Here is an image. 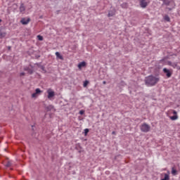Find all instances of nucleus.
<instances>
[{
    "instance_id": "1",
    "label": "nucleus",
    "mask_w": 180,
    "mask_h": 180,
    "mask_svg": "<svg viewBox=\"0 0 180 180\" xmlns=\"http://www.w3.org/2000/svg\"><path fill=\"white\" fill-rule=\"evenodd\" d=\"M160 82V77H154L153 75L148 76L145 78V84L147 86H154Z\"/></svg>"
},
{
    "instance_id": "2",
    "label": "nucleus",
    "mask_w": 180,
    "mask_h": 180,
    "mask_svg": "<svg viewBox=\"0 0 180 180\" xmlns=\"http://www.w3.org/2000/svg\"><path fill=\"white\" fill-rule=\"evenodd\" d=\"M141 131L143 133H148L150 130H151V127L148 125L147 123H143L140 127Z\"/></svg>"
},
{
    "instance_id": "3",
    "label": "nucleus",
    "mask_w": 180,
    "mask_h": 180,
    "mask_svg": "<svg viewBox=\"0 0 180 180\" xmlns=\"http://www.w3.org/2000/svg\"><path fill=\"white\" fill-rule=\"evenodd\" d=\"M162 1V5H165L166 6H172V8H175V2L174 0H160Z\"/></svg>"
},
{
    "instance_id": "4",
    "label": "nucleus",
    "mask_w": 180,
    "mask_h": 180,
    "mask_svg": "<svg viewBox=\"0 0 180 180\" xmlns=\"http://www.w3.org/2000/svg\"><path fill=\"white\" fill-rule=\"evenodd\" d=\"M47 94H48V99H50V101H51V99H53V98H54V96L56 95L54 91H51V89H49L47 91Z\"/></svg>"
},
{
    "instance_id": "5",
    "label": "nucleus",
    "mask_w": 180,
    "mask_h": 180,
    "mask_svg": "<svg viewBox=\"0 0 180 180\" xmlns=\"http://www.w3.org/2000/svg\"><path fill=\"white\" fill-rule=\"evenodd\" d=\"M163 72L165 74H166V77L167 78H171V77L172 76V72H170L169 70H168V69H167L165 68L163 69Z\"/></svg>"
},
{
    "instance_id": "6",
    "label": "nucleus",
    "mask_w": 180,
    "mask_h": 180,
    "mask_svg": "<svg viewBox=\"0 0 180 180\" xmlns=\"http://www.w3.org/2000/svg\"><path fill=\"white\" fill-rule=\"evenodd\" d=\"M148 3L147 0H140V6L141 8H147Z\"/></svg>"
},
{
    "instance_id": "7",
    "label": "nucleus",
    "mask_w": 180,
    "mask_h": 180,
    "mask_svg": "<svg viewBox=\"0 0 180 180\" xmlns=\"http://www.w3.org/2000/svg\"><path fill=\"white\" fill-rule=\"evenodd\" d=\"M24 71H27L28 74H30V75H32V74H33V72H34L33 67H32V68L25 67V68H24Z\"/></svg>"
},
{
    "instance_id": "8",
    "label": "nucleus",
    "mask_w": 180,
    "mask_h": 180,
    "mask_svg": "<svg viewBox=\"0 0 180 180\" xmlns=\"http://www.w3.org/2000/svg\"><path fill=\"white\" fill-rule=\"evenodd\" d=\"M116 15V10L115 8L109 11L108 12V17L110 18L112 16H115Z\"/></svg>"
},
{
    "instance_id": "9",
    "label": "nucleus",
    "mask_w": 180,
    "mask_h": 180,
    "mask_svg": "<svg viewBox=\"0 0 180 180\" xmlns=\"http://www.w3.org/2000/svg\"><path fill=\"white\" fill-rule=\"evenodd\" d=\"M29 22H30V18H22L20 20V23H22V25H27Z\"/></svg>"
},
{
    "instance_id": "10",
    "label": "nucleus",
    "mask_w": 180,
    "mask_h": 180,
    "mask_svg": "<svg viewBox=\"0 0 180 180\" xmlns=\"http://www.w3.org/2000/svg\"><path fill=\"white\" fill-rule=\"evenodd\" d=\"M167 65H170V67H172L173 68H176V67L178 66V63L167 61Z\"/></svg>"
},
{
    "instance_id": "11",
    "label": "nucleus",
    "mask_w": 180,
    "mask_h": 180,
    "mask_svg": "<svg viewBox=\"0 0 180 180\" xmlns=\"http://www.w3.org/2000/svg\"><path fill=\"white\" fill-rule=\"evenodd\" d=\"M25 11H26V7L25 6V4L23 3H22L20 6V12L21 13H23V12H25Z\"/></svg>"
},
{
    "instance_id": "12",
    "label": "nucleus",
    "mask_w": 180,
    "mask_h": 180,
    "mask_svg": "<svg viewBox=\"0 0 180 180\" xmlns=\"http://www.w3.org/2000/svg\"><path fill=\"white\" fill-rule=\"evenodd\" d=\"M86 62H85V61L79 63L77 65L79 70H81V68H82V67H86Z\"/></svg>"
},
{
    "instance_id": "13",
    "label": "nucleus",
    "mask_w": 180,
    "mask_h": 180,
    "mask_svg": "<svg viewBox=\"0 0 180 180\" xmlns=\"http://www.w3.org/2000/svg\"><path fill=\"white\" fill-rule=\"evenodd\" d=\"M4 37H6V32L2 31V30H0V39H4Z\"/></svg>"
},
{
    "instance_id": "14",
    "label": "nucleus",
    "mask_w": 180,
    "mask_h": 180,
    "mask_svg": "<svg viewBox=\"0 0 180 180\" xmlns=\"http://www.w3.org/2000/svg\"><path fill=\"white\" fill-rule=\"evenodd\" d=\"M46 110L47 112H50V111H53V112H55L56 111V109H54V106L50 105H49L48 107H46Z\"/></svg>"
},
{
    "instance_id": "15",
    "label": "nucleus",
    "mask_w": 180,
    "mask_h": 180,
    "mask_svg": "<svg viewBox=\"0 0 180 180\" xmlns=\"http://www.w3.org/2000/svg\"><path fill=\"white\" fill-rule=\"evenodd\" d=\"M56 56L57 58H59V60H63V56L60 54V52H56Z\"/></svg>"
},
{
    "instance_id": "16",
    "label": "nucleus",
    "mask_w": 180,
    "mask_h": 180,
    "mask_svg": "<svg viewBox=\"0 0 180 180\" xmlns=\"http://www.w3.org/2000/svg\"><path fill=\"white\" fill-rule=\"evenodd\" d=\"M177 171H176V169L174 168V167H172V174H173V175H176V174H177Z\"/></svg>"
},
{
    "instance_id": "17",
    "label": "nucleus",
    "mask_w": 180,
    "mask_h": 180,
    "mask_svg": "<svg viewBox=\"0 0 180 180\" xmlns=\"http://www.w3.org/2000/svg\"><path fill=\"white\" fill-rule=\"evenodd\" d=\"M164 19L166 20V22H170L171 20V18H169V16L168 15H165Z\"/></svg>"
},
{
    "instance_id": "18",
    "label": "nucleus",
    "mask_w": 180,
    "mask_h": 180,
    "mask_svg": "<svg viewBox=\"0 0 180 180\" xmlns=\"http://www.w3.org/2000/svg\"><path fill=\"white\" fill-rule=\"evenodd\" d=\"M39 68H41V70H42V72L46 74L47 72V71L46 70V69L44 68V66L41 65L39 66Z\"/></svg>"
},
{
    "instance_id": "19",
    "label": "nucleus",
    "mask_w": 180,
    "mask_h": 180,
    "mask_svg": "<svg viewBox=\"0 0 180 180\" xmlns=\"http://www.w3.org/2000/svg\"><path fill=\"white\" fill-rule=\"evenodd\" d=\"M171 120H176L178 119V115H174L170 117Z\"/></svg>"
},
{
    "instance_id": "20",
    "label": "nucleus",
    "mask_w": 180,
    "mask_h": 180,
    "mask_svg": "<svg viewBox=\"0 0 180 180\" xmlns=\"http://www.w3.org/2000/svg\"><path fill=\"white\" fill-rule=\"evenodd\" d=\"M41 90H40V89H35V94H41Z\"/></svg>"
},
{
    "instance_id": "21",
    "label": "nucleus",
    "mask_w": 180,
    "mask_h": 180,
    "mask_svg": "<svg viewBox=\"0 0 180 180\" xmlns=\"http://www.w3.org/2000/svg\"><path fill=\"white\" fill-rule=\"evenodd\" d=\"M37 39H38V40H39L40 41H43V36L38 35V36H37Z\"/></svg>"
},
{
    "instance_id": "22",
    "label": "nucleus",
    "mask_w": 180,
    "mask_h": 180,
    "mask_svg": "<svg viewBox=\"0 0 180 180\" xmlns=\"http://www.w3.org/2000/svg\"><path fill=\"white\" fill-rule=\"evenodd\" d=\"M89 133V129H84V136H86Z\"/></svg>"
},
{
    "instance_id": "23",
    "label": "nucleus",
    "mask_w": 180,
    "mask_h": 180,
    "mask_svg": "<svg viewBox=\"0 0 180 180\" xmlns=\"http://www.w3.org/2000/svg\"><path fill=\"white\" fill-rule=\"evenodd\" d=\"M88 84H89V82H88V80H86L84 82V84H83V86H86L88 85Z\"/></svg>"
},
{
    "instance_id": "24",
    "label": "nucleus",
    "mask_w": 180,
    "mask_h": 180,
    "mask_svg": "<svg viewBox=\"0 0 180 180\" xmlns=\"http://www.w3.org/2000/svg\"><path fill=\"white\" fill-rule=\"evenodd\" d=\"M12 165V163H11V162H8L6 164V167H11Z\"/></svg>"
},
{
    "instance_id": "25",
    "label": "nucleus",
    "mask_w": 180,
    "mask_h": 180,
    "mask_svg": "<svg viewBox=\"0 0 180 180\" xmlns=\"http://www.w3.org/2000/svg\"><path fill=\"white\" fill-rule=\"evenodd\" d=\"M37 96V94L36 93H34L32 94V98H36Z\"/></svg>"
},
{
    "instance_id": "26",
    "label": "nucleus",
    "mask_w": 180,
    "mask_h": 180,
    "mask_svg": "<svg viewBox=\"0 0 180 180\" xmlns=\"http://www.w3.org/2000/svg\"><path fill=\"white\" fill-rule=\"evenodd\" d=\"M173 115H174V116H176L178 115V112L175 110H173Z\"/></svg>"
},
{
    "instance_id": "27",
    "label": "nucleus",
    "mask_w": 180,
    "mask_h": 180,
    "mask_svg": "<svg viewBox=\"0 0 180 180\" xmlns=\"http://www.w3.org/2000/svg\"><path fill=\"white\" fill-rule=\"evenodd\" d=\"M84 113H85V111H84V110H81L79 111V115H84Z\"/></svg>"
},
{
    "instance_id": "28",
    "label": "nucleus",
    "mask_w": 180,
    "mask_h": 180,
    "mask_svg": "<svg viewBox=\"0 0 180 180\" xmlns=\"http://www.w3.org/2000/svg\"><path fill=\"white\" fill-rule=\"evenodd\" d=\"M25 72H21L20 74V77H23V76H25Z\"/></svg>"
},
{
    "instance_id": "29",
    "label": "nucleus",
    "mask_w": 180,
    "mask_h": 180,
    "mask_svg": "<svg viewBox=\"0 0 180 180\" xmlns=\"http://www.w3.org/2000/svg\"><path fill=\"white\" fill-rule=\"evenodd\" d=\"M168 11H172V8H167Z\"/></svg>"
},
{
    "instance_id": "30",
    "label": "nucleus",
    "mask_w": 180,
    "mask_h": 180,
    "mask_svg": "<svg viewBox=\"0 0 180 180\" xmlns=\"http://www.w3.org/2000/svg\"><path fill=\"white\" fill-rule=\"evenodd\" d=\"M103 84L105 85V84H106V81H103Z\"/></svg>"
},
{
    "instance_id": "31",
    "label": "nucleus",
    "mask_w": 180,
    "mask_h": 180,
    "mask_svg": "<svg viewBox=\"0 0 180 180\" xmlns=\"http://www.w3.org/2000/svg\"><path fill=\"white\" fill-rule=\"evenodd\" d=\"M124 5H126V4H124L122 5V8H123V6H124Z\"/></svg>"
},
{
    "instance_id": "32",
    "label": "nucleus",
    "mask_w": 180,
    "mask_h": 180,
    "mask_svg": "<svg viewBox=\"0 0 180 180\" xmlns=\"http://www.w3.org/2000/svg\"><path fill=\"white\" fill-rule=\"evenodd\" d=\"M8 50H11V46L8 47Z\"/></svg>"
},
{
    "instance_id": "33",
    "label": "nucleus",
    "mask_w": 180,
    "mask_h": 180,
    "mask_svg": "<svg viewBox=\"0 0 180 180\" xmlns=\"http://www.w3.org/2000/svg\"><path fill=\"white\" fill-rule=\"evenodd\" d=\"M1 22H2V20L0 19V23H1Z\"/></svg>"
},
{
    "instance_id": "34",
    "label": "nucleus",
    "mask_w": 180,
    "mask_h": 180,
    "mask_svg": "<svg viewBox=\"0 0 180 180\" xmlns=\"http://www.w3.org/2000/svg\"><path fill=\"white\" fill-rule=\"evenodd\" d=\"M112 134H115V131H112Z\"/></svg>"
},
{
    "instance_id": "35",
    "label": "nucleus",
    "mask_w": 180,
    "mask_h": 180,
    "mask_svg": "<svg viewBox=\"0 0 180 180\" xmlns=\"http://www.w3.org/2000/svg\"><path fill=\"white\" fill-rule=\"evenodd\" d=\"M30 67H31V68H32V65H30Z\"/></svg>"
}]
</instances>
